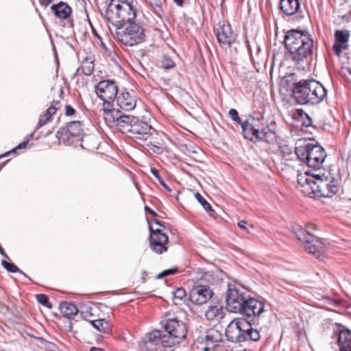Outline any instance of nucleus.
Instances as JSON below:
<instances>
[{
  "mask_svg": "<svg viewBox=\"0 0 351 351\" xmlns=\"http://www.w3.org/2000/svg\"><path fill=\"white\" fill-rule=\"evenodd\" d=\"M95 64L91 58H86L82 60L81 66L77 69L76 73L82 70L85 75H90L94 71Z\"/></svg>",
  "mask_w": 351,
  "mask_h": 351,
  "instance_id": "33",
  "label": "nucleus"
},
{
  "mask_svg": "<svg viewBox=\"0 0 351 351\" xmlns=\"http://www.w3.org/2000/svg\"><path fill=\"white\" fill-rule=\"evenodd\" d=\"M223 316V306L219 304L209 306L205 312V317L209 321H218Z\"/></svg>",
  "mask_w": 351,
  "mask_h": 351,
  "instance_id": "29",
  "label": "nucleus"
},
{
  "mask_svg": "<svg viewBox=\"0 0 351 351\" xmlns=\"http://www.w3.org/2000/svg\"><path fill=\"white\" fill-rule=\"evenodd\" d=\"M54 0H43L41 2L42 5L45 7H47L50 3H51Z\"/></svg>",
  "mask_w": 351,
  "mask_h": 351,
  "instance_id": "58",
  "label": "nucleus"
},
{
  "mask_svg": "<svg viewBox=\"0 0 351 351\" xmlns=\"http://www.w3.org/2000/svg\"><path fill=\"white\" fill-rule=\"evenodd\" d=\"M37 301L44 306H46L49 308L52 307L51 304L49 301V298L47 295L44 294H38L36 295Z\"/></svg>",
  "mask_w": 351,
  "mask_h": 351,
  "instance_id": "45",
  "label": "nucleus"
},
{
  "mask_svg": "<svg viewBox=\"0 0 351 351\" xmlns=\"http://www.w3.org/2000/svg\"><path fill=\"white\" fill-rule=\"evenodd\" d=\"M91 325L101 332L106 334L111 332L112 326L106 319L98 317L91 323Z\"/></svg>",
  "mask_w": 351,
  "mask_h": 351,
  "instance_id": "32",
  "label": "nucleus"
},
{
  "mask_svg": "<svg viewBox=\"0 0 351 351\" xmlns=\"http://www.w3.org/2000/svg\"><path fill=\"white\" fill-rule=\"evenodd\" d=\"M307 80H302L298 82L294 83L292 92L296 102L299 104H307Z\"/></svg>",
  "mask_w": 351,
  "mask_h": 351,
  "instance_id": "21",
  "label": "nucleus"
},
{
  "mask_svg": "<svg viewBox=\"0 0 351 351\" xmlns=\"http://www.w3.org/2000/svg\"><path fill=\"white\" fill-rule=\"evenodd\" d=\"M56 16L60 19H66L71 14V8L65 2L60 1L51 7Z\"/></svg>",
  "mask_w": 351,
  "mask_h": 351,
  "instance_id": "26",
  "label": "nucleus"
},
{
  "mask_svg": "<svg viewBox=\"0 0 351 351\" xmlns=\"http://www.w3.org/2000/svg\"><path fill=\"white\" fill-rule=\"evenodd\" d=\"M308 186L311 192L308 197L312 198L330 197L338 192L337 180L331 178H323L319 173L308 170Z\"/></svg>",
  "mask_w": 351,
  "mask_h": 351,
  "instance_id": "3",
  "label": "nucleus"
},
{
  "mask_svg": "<svg viewBox=\"0 0 351 351\" xmlns=\"http://www.w3.org/2000/svg\"><path fill=\"white\" fill-rule=\"evenodd\" d=\"M249 296L244 287L229 284L226 297L227 309L232 313H239Z\"/></svg>",
  "mask_w": 351,
  "mask_h": 351,
  "instance_id": "8",
  "label": "nucleus"
},
{
  "mask_svg": "<svg viewBox=\"0 0 351 351\" xmlns=\"http://www.w3.org/2000/svg\"><path fill=\"white\" fill-rule=\"evenodd\" d=\"M154 222L155 223H156L157 225L160 226V227H163L165 228V225H164V223H162V221L158 220V219H154Z\"/></svg>",
  "mask_w": 351,
  "mask_h": 351,
  "instance_id": "61",
  "label": "nucleus"
},
{
  "mask_svg": "<svg viewBox=\"0 0 351 351\" xmlns=\"http://www.w3.org/2000/svg\"><path fill=\"white\" fill-rule=\"evenodd\" d=\"M151 173L158 181L161 180L162 178L159 176L158 171L156 168H151Z\"/></svg>",
  "mask_w": 351,
  "mask_h": 351,
  "instance_id": "54",
  "label": "nucleus"
},
{
  "mask_svg": "<svg viewBox=\"0 0 351 351\" xmlns=\"http://www.w3.org/2000/svg\"><path fill=\"white\" fill-rule=\"evenodd\" d=\"M90 351H105L103 348L92 347Z\"/></svg>",
  "mask_w": 351,
  "mask_h": 351,
  "instance_id": "62",
  "label": "nucleus"
},
{
  "mask_svg": "<svg viewBox=\"0 0 351 351\" xmlns=\"http://www.w3.org/2000/svg\"><path fill=\"white\" fill-rule=\"evenodd\" d=\"M128 26L117 27L116 36L118 40L125 46L133 47L141 43L145 40V32L143 27L137 21L129 23Z\"/></svg>",
  "mask_w": 351,
  "mask_h": 351,
  "instance_id": "5",
  "label": "nucleus"
},
{
  "mask_svg": "<svg viewBox=\"0 0 351 351\" xmlns=\"http://www.w3.org/2000/svg\"><path fill=\"white\" fill-rule=\"evenodd\" d=\"M241 318L234 319L226 329V336L229 341L239 343L240 337Z\"/></svg>",
  "mask_w": 351,
  "mask_h": 351,
  "instance_id": "23",
  "label": "nucleus"
},
{
  "mask_svg": "<svg viewBox=\"0 0 351 351\" xmlns=\"http://www.w3.org/2000/svg\"><path fill=\"white\" fill-rule=\"evenodd\" d=\"M136 119V117L122 114L116 125L121 133L127 135Z\"/></svg>",
  "mask_w": 351,
  "mask_h": 351,
  "instance_id": "31",
  "label": "nucleus"
},
{
  "mask_svg": "<svg viewBox=\"0 0 351 351\" xmlns=\"http://www.w3.org/2000/svg\"><path fill=\"white\" fill-rule=\"evenodd\" d=\"M298 183L301 187H304L307 184V171H305L304 174L298 173Z\"/></svg>",
  "mask_w": 351,
  "mask_h": 351,
  "instance_id": "48",
  "label": "nucleus"
},
{
  "mask_svg": "<svg viewBox=\"0 0 351 351\" xmlns=\"http://www.w3.org/2000/svg\"><path fill=\"white\" fill-rule=\"evenodd\" d=\"M135 0H110V3L108 4L107 8L106 11H110L112 10H114L118 7H123L124 5H128L131 3H134L136 2Z\"/></svg>",
  "mask_w": 351,
  "mask_h": 351,
  "instance_id": "36",
  "label": "nucleus"
},
{
  "mask_svg": "<svg viewBox=\"0 0 351 351\" xmlns=\"http://www.w3.org/2000/svg\"><path fill=\"white\" fill-rule=\"evenodd\" d=\"M166 189L169 191H171L170 188L167 186V184L164 182V180L161 178L160 181H158Z\"/></svg>",
  "mask_w": 351,
  "mask_h": 351,
  "instance_id": "59",
  "label": "nucleus"
},
{
  "mask_svg": "<svg viewBox=\"0 0 351 351\" xmlns=\"http://www.w3.org/2000/svg\"><path fill=\"white\" fill-rule=\"evenodd\" d=\"M229 116L231 117V119L234 121L235 122H237V123H240L241 125V123H243L241 122V119H240V117H239V114H238V112L237 110L234 109V108H232L229 110Z\"/></svg>",
  "mask_w": 351,
  "mask_h": 351,
  "instance_id": "50",
  "label": "nucleus"
},
{
  "mask_svg": "<svg viewBox=\"0 0 351 351\" xmlns=\"http://www.w3.org/2000/svg\"><path fill=\"white\" fill-rule=\"evenodd\" d=\"M246 223H247V222H246V221H240L238 223V226H239L241 229H242V230H245L246 232H248L249 231H248V230H247V227H246V226H245V225H246Z\"/></svg>",
  "mask_w": 351,
  "mask_h": 351,
  "instance_id": "56",
  "label": "nucleus"
},
{
  "mask_svg": "<svg viewBox=\"0 0 351 351\" xmlns=\"http://www.w3.org/2000/svg\"><path fill=\"white\" fill-rule=\"evenodd\" d=\"M1 265L9 272H12V273H16L18 271L21 272V270L18 268V267L12 263H9L5 260H2Z\"/></svg>",
  "mask_w": 351,
  "mask_h": 351,
  "instance_id": "43",
  "label": "nucleus"
},
{
  "mask_svg": "<svg viewBox=\"0 0 351 351\" xmlns=\"http://www.w3.org/2000/svg\"><path fill=\"white\" fill-rule=\"evenodd\" d=\"M61 104L59 101H53L49 108L40 116L39 121L36 129H38L48 123L52 116L56 114V111L60 108Z\"/></svg>",
  "mask_w": 351,
  "mask_h": 351,
  "instance_id": "25",
  "label": "nucleus"
},
{
  "mask_svg": "<svg viewBox=\"0 0 351 351\" xmlns=\"http://www.w3.org/2000/svg\"><path fill=\"white\" fill-rule=\"evenodd\" d=\"M304 115L307 118V114L304 112L303 109L300 108L295 110V112L293 114V118L298 122L301 123L302 126H305V128H307V125H305V121L304 119Z\"/></svg>",
  "mask_w": 351,
  "mask_h": 351,
  "instance_id": "40",
  "label": "nucleus"
},
{
  "mask_svg": "<svg viewBox=\"0 0 351 351\" xmlns=\"http://www.w3.org/2000/svg\"><path fill=\"white\" fill-rule=\"evenodd\" d=\"M333 306L335 307H338L341 304V301L339 300H334L332 301Z\"/></svg>",
  "mask_w": 351,
  "mask_h": 351,
  "instance_id": "60",
  "label": "nucleus"
},
{
  "mask_svg": "<svg viewBox=\"0 0 351 351\" xmlns=\"http://www.w3.org/2000/svg\"><path fill=\"white\" fill-rule=\"evenodd\" d=\"M164 328L166 332L162 334L164 342L170 348L180 343L186 338L187 329L185 324L181 321L176 319H167Z\"/></svg>",
  "mask_w": 351,
  "mask_h": 351,
  "instance_id": "7",
  "label": "nucleus"
},
{
  "mask_svg": "<svg viewBox=\"0 0 351 351\" xmlns=\"http://www.w3.org/2000/svg\"><path fill=\"white\" fill-rule=\"evenodd\" d=\"M304 36V32L291 30L287 33L285 39V47L293 55L296 67L300 70H304L307 65V63L305 62V59L307 57V47Z\"/></svg>",
  "mask_w": 351,
  "mask_h": 351,
  "instance_id": "2",
  "label": "nucleus"
},
{
  "mask_svg": "<svg viewBox=\"0 0 351 351\" xmlns=\"http://www.w3.org/2000/svg\"><path fill=\"white\" fill-rule=\"evenodd\" d=\"M280 8L286 15H293L299 10V0H280Z\"/></svg>",
  "mask_w": 351,
  "mask_h": 351,
  "instance_id": "30",
  "label": "nucleus"
},
{
  "mask_svg": "<svg viewBox=\"0 0 351 351\" xmlns=\"http://www.w3.org/2000/svg\"><path fill=\"white\" fill-rule=\"evenodd\" d=\"M295 154L302 162L307 165V139L306 138H300L296 141Z\"/></svg>",
  "mask_w": 351,
  "mask_h": 351,
  "instance_id": "28",
  "label": "nucleus"
},
{
  "mask_svg": "<svg viewBox=\"0 0 351 351\" xmlns=\"http://www.w3.org/2000/svg\"><path fill=\"white\" fill-rule=\"evenodd\" d=\"M222 339V334L215 328H210L206 331V340L207 343H215L220 342Z\"/></svg>",
  "mask_w": 351,
  "mask_h": 351,
  "instance_id": "35",
  "label": "nucleus"
},
{
  "mask_svg": "<svg viewBox=\"0 0 351 351\" xmlns=\"http://www.w3.org/2000/svg\"><path fill=\"white\" fill-rule=\"evenodd\" d=\"M114 100L103 101H104V104H103L104 112H108L112 111V110L114 109L112 108V103L114 102Z\"/></svg>",
  "mask_w": 351,
  "mask_h": 351,
  "instance_id": "51",
  "label": "nucleus"
},
{
  "mask_svg": "<svg viewBox=\"0 0 351 351\" xmlns=\"http://www.w3.org/2000/svg\"><path fill=\"white\" fill-rule=\"evenodd\" d=\"M173 2L180 7H182L189 3V0H173Z\"/></svg>",
  "mask_w": 351,
  "mask_h": 351,
  "instance_id": "55",
  "label": "nucleus"
},
{
  "mask_svg": "<svg viewBox=\"0 0 351 351\" xmlns=\"http://www.w3.org/2000/svg\"><path fill=\"white\" fill-rule=\"evenodd\" d=\"M61 313L65 317L71 318L78 313V308L72 303L65 302L60 306Z\"/></svg>",
  "mask_w": 351,
  "mask_h": 351,
  "instance_id": "34",
  "label": "nucleus"
},
{
  "mask_svg": "<svg viewBox=\"0 0 351 351\" xmlns=\"http://www.w3.org/2000/svg\"><path fill=\"white\" fill-rule=\"evenodd\" d=\"M216 36L218 42L223 45L230 46L236 40V34L230 24H219L216 29Z\"/></svg>",
  "mask_w": 351,
  "mask_h": 351,
  "instance_id": "18",
  "label": "nucleus"
},
{
  "mask_svg": "<svg viewBox=\"0 0 351 351\" xmlns=\"http://www.w3.org/2000/svg\"><path fill=\"white\" fill-rule=\"evenodd\" d=\"M264 310L265 304L263 302L249 296L239 313L246 315L247 317H258L263 313Z\"/></svg>",
  "mask_w": 351,
  "mask_h": 351,
  "instance_id": "16",
  "label": "nucleus"
},
{
  "mask_svg": "<svg viewBox=\"0 0 351 351\" xmlns=\"http://www.w3.org/2000/svg\"><path fill=\"white\" fill-rule=\"evenodd\" d=\"M326 156L325 149L317 141L315 144L308 143V170L319 171Z\"/></svg>",
  "mask_w": 351,
  "mask_h": 351,
  "instance_id": "11",
  "label": "nucleus"
},
{
  "mask_svg": "<svg viewBox=\"0 0 351 351\" xmlns=\"http://www.w3.org/2000/svg\"><path fill=\"white\" fill-rule=\"evenodd\" d=\"M149 247L156 254H161L167 251V245L169 243V238L166 233L160 229H154L152 226H149Z\"/></svg>",
  "mask_w": 351,
  "mask_h": 351,
  "instance_id": "12",
  "label": "nucleus"
},
{
  "mask_svg": "<svg viewBox=\"0 0 351 351\" xmlns=\"http://www.w3.org/2000/svg\"><path fill=\"white\" fill-rule=\"evenodd\" d=\"M239 341H257L260 339L261 335L257 329L252 328V324L245 319L241 318Z\"/></svg>",
  "mask_w": 351,
  "mask_h": 351,
  "instance_id": "17",
  "label": "nucleus"
},
{
  "mask_svg": "<svg viewBox=\"0 0 351 351\" xmlns=\"http://www.w3.org/2000/svg\"><path fill=\"white\" fill-rule=\"evenodd\" d=\"M293 230L299 241H302L304 244L307 243V231L306 229L296 224L293 226Z\"/></svg>",
  "mask_w": 351,
  "mask_h": 351,
  "instance_id": "37",
  "label": "nucleus"
},
{
  "mask_svg": "<svg viewBox=\"0 0 351 351\" xmlns=\"http://www.w3.org/2000/svg\"><path fill=\"white\" fill-rule=\"evenodd\" d=\"M97 95L102 101L114 100L118 94V87L116 83L110 80L99 82L95 86Z\"/></svg>",
  "mask_w": 351,
  "mask_h": 351,
  "instance_id": "13",
  "label": "nucleus"
},
{
  "mask_svg": "<svg viewBox=\"0 0 351 351\" xmlns=\"http://www.w3.org/2000/svg\"><path fill=\"white\" fill-rule=\"evenodd\" d=\"M117 103L121 109L129 111L135 108L136 100L128 92H125L117 97Z\"/></svg>",
  "mask_w": 351,
  "mask_h": 351,
  "instance_id": "24",
  "label": "nucleus"
},
{
  "mask_svg": "<svg viewBox=\"0 0 351 351\" xmlns=\"http://www.w3.org/2000/svg\"><path fill=\"white\" fill-rule=\"evenodd\" d=\"M178 270L177 267L166 269V270L163 271L162 272L158 274L156 276V278L160 279V278L167 276L174 275L178 272Z\"/></svg>",
  "mask_w": 351,
  "mask_h": 351,
  "instance_id": "47",
  "label": "nucleus"
},
{
  "mask_svg": "<svg viewBox=\"0 0 351 351\" xmlns=\"http://www.w3.org/2000/svg\"><path fill=\"white\" fill-rule=\"evenodd\" d=\"M84 133L82 122L80 121H70L66 125L60 128L56 136L60 141H62L64 143H71L73 138L80 137Z\"/></svg>",
  "mask_w": 351,
  "mask_h": 351,
  "instance_id": "10",
  "label": "nucleus"
},
{
  "mask_svg": "<svg viewBox=\"0 0 351 351\" xmlns=\"http://www.w3.org/2000/svg\"><path fill=\"white\" fill-rule=\"evenodd\" d=\"M145 210L147 212H148L149 214L153 215L154 217H157L158 216L157 213L154 210H152V208H149L147 206H146L145 207Z\"/></svg>",
  "mask_w": 351,
  "mask_h": 351,
  "instance_id": "57",
  "label": "nucleus"
},
{
  "mask_svg": "<svg viewBox=\"0 0 351 351\" xmlns=\"http://www.w3.org/2000/svg\"><path fill=\"white\" fill-rule=\"evenodd\" d=\"M151 5L155 8L156 9H158V10H161V3L160 0H152Z\"/></svg>",
  "mask_w": 351,
  "mask_h": 351,
  "instance_id": "53",
  "label": "nucleus"
},
{
  "mask_svg": "<svg viewBox=\"0 0 351 351\" xmlns=\"http://www.w3.org/2000/svg\"><path fill=\"white\" fill-rule=\"evenodd\" d=\"M161 331L154 330L147 334L139 342L140 351H165V348H170L164 342Z\"/></svg>",
  "mask_w": 351,
  "mask_h": 351,
  "instance_id": "9",
  "label": "nucleus"
},
{
  "mask_svg": "<svg viewBox=\"0 0 351 351\" xmlns=\"http://www.w3.org/2000/svg\"><path fill=\"white\" fill-rule=\"evenodd\" d=\"M350 36L348 30H337L335 34V43L332 49L335 54L338 57L341 56L343 49L348 48V42Z\"/></svg>",
  "mask_w": 351,
  "mask_h": 351,
  "instance_id": "19",
  "label": "nucleus"
},
{
  "mask_svg": "<svg viewBox=\"0 0 351 351\" xmlns=\"http://www.w3.org/2000/svg\"><path fill=\"white\" fill-rule=\"evenodd\" d=\"M121 115V112L115 109L108 112H104V118L106 122L116 123V124L118 123Z\"/></svg>",
  "mask_w": 351,
  "mask_h": 351,
  "instance_id": "38",
  "label": "nucleus"
},
{
  "mask_svg": "<svg viewBox=\"0 0 351 351\" xmlns=\"http://www.w3.org/2000/svg\"><path fill=\"white\" fill-rule=\"evenodd\" d=\"M137 1L134 3L118 7L110 11H106L105 19L117 27H123L125 25L137 21Z\"/></svg>",
  "mask_w": 351,
  "mask_h": 351,
  "instance_id": "4",
  "label": "nucleus"
},
{
  "mask_svg": "<svg viewBox=\"0 0 351 351\" xmlns=\"http://www.w3.org/2000/svg\"><path fill=\"white\" fill-rule=\"evenodd\" d=\"M213 295V292L209 287L197 285L190 291L189 299L193 304L202 305L210 300Z\"/></svg>",
  "mask_w": 351,
  "mask_h": 351,
  "instance_id": "14",
  "label": "nucleus"
},
{
  "mask_svg": "<svg viewBox=\"0 0 351 351\" xmlns=\"http://www.w3.org/2000/svg\"><path fill=\"white\" fill-rule=\"evenodd\" d=\"M27 143H28L27 141H24V142L21 143L17 147L14 148L12 150L10 151V152H8L5 153L4 154L1 155L0 156V158H3V157H5V156H8L9 155H10L12 154H16V152L17 149H23V148L26 147Z\"/></svg>",
  "mask_w": 351,
  "mask_h": 351,
  "instance_id": "49",
  "label": "nucleus"
},
{
  "mask_svg": "<svg viewBox=\"0 0 351 351\" xmlns=\"http://www.w3.org/2000/svg\"><path fill=\"white\" fill-rule=\"evenodd\" d=\"M280 154L282 157H287L291 154L292 149L287 144H283L279 147Z\"/></svg>",
  "mask_w": 351,
  "mask_h": 351,
  "instance_id": "46",
  "label": "nucleus"
},
{
  "mask_svg": "<svg viewBox=\"0 0 351 351\" xmlns=\"http://www.w3.org/2000/svg\"><path fill=\"white\" fill-rule=\"evenodd\" d=\"M308 230L309 229H315L316 228V225L314 224V223H309L308 222Z\"/></svg>",
  "mask_w": 351,
  "mask_h": 351,
  "instance_id": "63",
  "label": "nucleus"
},
{
  "mask_svg": "<svg viewBox=\"0 0 351 351\" xmlns=\"http://www.w3.org/2000/svg\"><path fill=\"white\" fill-rule=\"evenodd\" d=\"M34 343L47 350H50L51 347L53 346V344L41 337H36L34 339Z\"/></svg>",
  "mask_w": 351,
  "mask_h": 351,
  "instance_id": "44",
  "label": "nucleus"
},
{
  "mask_svg": "<svg viewBox=\"0 0 351 351\" xmlns=\"http://www.w3.org/2000/svg\"><path fill=\"white\" fill-rule=\"evenodd\" d=\"M154 134L152 126L136 117L127 136L142 146L149 147L155 143Z\"/></svg>",
  "mask_w": 351,
  "mask_h": 351,
  "instance_id": "6",
  "label": "nucleus"
},
{
  "mask_svg": "<svg viewBox=\"0 0 351 351\" xmlns=\"http://www.w3.org/2000/svg\"><path fill=\"white\" fill-rule=\"evenodd\" d=\"M244 138L251 141H263L268 144H274L277 136L265 121L263 117L258 114L257 117H250L241 123Z\"/></svg>",
  "mask_w": 351,
  "mask_h": 351,
  "instance_id": "1",
  "label": "nucleus"
},
{
  "mask_svg": "<svg viewBox=\"0 0 351 351\" xmlns=\"http://www.w3.org/2000/svg\"><path fill=\"white\" fill-rule=\"evenodd\" d=\"M99 308L95 304H84L81 306V315L83 318L90 324L99 317Z\"/></svg>",
  "mask_w": 351,
  "mask_h": 351,
  "instance_id": "27",
  "label": "nucleus"
},
{
  "mask_svg": "<svg viewBox=\"0 0 351 351\" xmlns=\"http://www.w3.org/2000/svg\"><path fill=\"white\" fill-rule=\"evenodd\" d=\"M325 251V245L320 238L308 232V254L319 259Z\"/></svg>",
  "mask_w": 351,
  "mask_h": 351,
  "instance_id": "20",
  "label": "nucleus"
},
{
  "mask_svg": "<svg viewBox=\"0 0 351 351\" xmlns=\"http://www.w3.org/2000/svg\"><path fill=\"white\" fill-rule=\"evenodd\" d=\"M309 134H312V132H310V131H308V135ZM308 140L309 141H315V138L313 136H308Z\"/></svg>",
  "mask_w": 351,
  "mask_h": 351,
  "instance_id": "64",
  "label": "nucleus"
},
{
  "mask_svg": "<svg viewBox=\"0 0 351 351\" xmlns=\"http://www.w3.org/2000/svg\"><path fill=\"white\" fill-rule=\"evenodd\" d=\"M173 293L176 304H178V302H180L186 296V291L183 288H178Z\"/></svg>",
  "mask_w": 351,
  "mask_h": 351,
  "instance_id": "41",
  "label": "nucleus"
},
{
  "mask_svg": "<svg viewBox=\"0 0 351 351\" xmlns=\"http://www.w3.org/2000/svg\"><path fill=\"white\" fill-rule=\"evenodd\" d=\"M326 95V90L318 81L308 80V104L320 103Z\"/></svg>",
  "mask_w": 351,
  "mask_h": 351,
  "instance_id": "15",
  "label": "nucleus"
},
{
  "mask_svg": "<svg viewBox=\"0 0 351 351\" xmlns=\"http://www.w3.org/2000/svg\"><path fill=\"white\" fill-rule=\"evenodd\" d=\"M76 114V110L69 104L64 107V114L67 117H71Z\"/></svg>",
  "mask_w": 351,
  "mask_h": 351,
  "instance_id": "52",
  "label": "nucleus"
},
{
  "mask_svg": "<svg viewBox=\"0 0 351 351\" xmlns=\"http://www.w3.org/2000/svg\"><path fill=\"white\" fill-rule=\"evenodd\" d=\"M195 197L204 208L209 213L210 215L213 216L215 210L212 208L210 204L199 193H195Z\"/></svg>",
  "mask_w": 351,
  "mask_h": 351,
  "instance_id": "39",
  "label": "nucleus"
},
{
  "mask_svg": "<svg viewBox=\"0 0 351 351\" xmlns=\"http://www.w3.org/2000/svg\"><path fill=\"white\" fill-rule=\"evenodd\" d=\"M339 351H351V330L345 327L336 333Z\"/></svg>",
  "mask_w": 351,
  "mask_h": 351,
  "instance_id": "22",
  "label": "nucleus"
},
{
  "mask_svg": "<svg viewBox=\"0 0 351 351\" xmlns=\"http://www.w3.org/2000/svg\"><path fill=\"white\" fill-rule=\"evenodd\" d=\"M175 66V62L169 56H163V58L161 61V67H162L165 69H169L173 68Z\"/></svg>",
  "mask_w": 351,
  "mask_h": 351,
  "instance_id": "42",
  "label": "nucleus"
}]
</instances>
